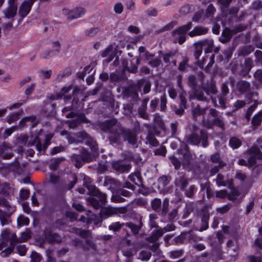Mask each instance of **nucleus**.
I'll return each mask as SVG.
<instances>
[{
    "label": "nucleus",
    "mask_w": 262,
    "mask_h": 262,
    "mask_svg": "<svg viewBox=\"0 0 262 262\" xmlns=\"http://www.w3.org/2000/svg\"><path fill=\"white\" fill-rule=\"evenodd\" d=\"M101 129L110 134L108 139L112 144H119L123 141L133 147H137V134L135 130L123 127L116 119L106 120L101 123Z\"/></svg>",
    "instance_id": "obj_1"
},
{
    "label": "nucleus",
    "mask_w": 262,
    "mask_h": 262,
    "mask_svg": "<svg viewBox=\"0 0 262 262\" xmlns=\"http://www.w3.org/2000/svg\"><path fill=\"white\" fill-rule=\"evenodd\" d=\"M2 241L0 243V255L2 257L8 256L13 251L17 244L24 242L31 237L30 232L26 230L21 233L18 238L15 233H11L8 230H4L2 233Z\"/></svg>",
    "instance_id": "obj_2"
},
{
    "label": "nucleus",
    "mask_w": 262,
    "mask_h": 262,
    "mask_svg": "<svg viewBox=\"0 0 262 262\" xmlns=\"http://www.w3.org/2000/svg\"><path fill=\"white\" fill-rule=\"evenodd\" d=\"M204 77L205 75L202 72L199 74L197 77L193 75L188 76V84L193 90V95L191 96V99L196 98L200 101H207V98L204 96V93L201 90Z\"/></svg>",
    "instance_id": "obj_3"
},
{
    "label": "nucleus",
    "mask_w": 262,
    "mask_h": 262,
    "mask_svg": "<svg viewBox=\"0 0 262 262\" xmlns=\"http://www.w3.org/2000/svg\"><path fill=\"white\" fill-rule=\"evenodd\" d=\"M151 208L160 216H165L169 210V199L165 198L163 202L159 198H155L150 203Z\"/></svg>",
    "instance_id": "obj_4"
},
{
    "label": "nucleus",
    "mask_w": 262,
    "mask_h": 262,
    "mask_svg": "<svg viewBox=\"0 0 262 262\" xmlns=\"http://www.w3.org/2000/svg\"><path fill=\"white\" fill-rule=\"evenodd\" d=\"M127 211V208L126 207H114L111 206H108L101 208L100 212V214L105 220L114 215H119L121 214H125Z\"/></svg>",
    "instance_id": "obj_5"
},
{
    "label": "nucleus",
    "mask_w": 262,
    "mask_h": 262,
    "mask_svg": "<svg viewBox=\"0 0 262 262\" xmlns=\"http://www.w3.org/2000/svg\"><path fill=\"white\" fill-rule=\"evenodd\" d=\"M192 27V23L189 22L173 30L172 32V36L174 37L177 35L179 36V38L174 40L173 42L176 43L178 41L180 45H182L186 40V33L190 30Z\"/></svg>",
    "instance_id": "obj_6"
},
{
    "label": "nucleus",
    "mask_w": 262,
    "mask_h": 262,
    "mask_svg": "<svg viewBox=\"0 0 262 262\" xmlns=\"http://www.w3.org/2000/svg\"><path fill=\"white\" fill-rule=\"evenodd\" d=\"M52 136L50 135H47L45 139V141L43 145H42L39 138L38 136H35L33 140H30L27 146H31L36 144V148L40 152L41 150L45 151L48 146L50 144V140Z\"/></svg>",
    "instance_id": "obj_7"
},
{
    "label": "nucleus",
    "mask_w": 262,
    "mask_h": 262,
    "mask_svg": "<svg viewBox=\"0 0 262 262\" xmlns=\"http://www.w3.org/2000/svg\"><path fill=\"white\" fill-rule=\"evenodd\" d=\"M83 185L89 190L91 195H98L101 198V200L104 202L105 193H102L98 188L91 184L90 178L88 176L84 177Z\"/></svg>",
    "instance_id": "obj_8"
},
{
    "label": "nucleus",
    "mask_w": 262,
    "mask_h": 262,
    "mask_svg": "<svg viewBox=\"0 0 262 262\" xmlns=\"http://www.w3.org/2000/svg\"><path fill=\"white\" fill-rule=\"evenodd\" d=\"M90 146L93 153L91 154L90 152L86 150L83 149L82 152V156L83 157L84 162H90L95 158V157L98 153V145L96 142L92 141L90 142Z\"/></svg>",
    "instance_id": "obj_9"
},
{
    "label": "nucleus",
    "mask_w": 262,
    "mask_h": 262,
    "mask_svg": "<svg viewBox=\"0 0 262 262\" xmlns=\"http://www.w3.org/2000/svg\"><path fill=\"white\" fill-rule=\"evenodd\" d=\"M245 29V27L241 26H236L233 29H226L222 33L223 37L220 39V41L223 43L227 42L233 35L242 32Z\"/></svg>",
    "instance_id": "obj_10"
},
{
    "label": "nucleus",
    "mask_w": 262,
    "mask_h": 262,
    "mask_svg": "<svg viewBox=\"0 0 262 262\" xmlns=\"http://www.w3.org/2000/svg\"><path fill=\"white\" fill-rule=\"evenodd\" d=\"M199 129L197 127L194 126L193 132L189 135L186 136L184 140L187 143L192 145H198L201 142V136L198 132Z\"/></svg>",
    "instance_id": "obj_11"
},
{
    "label": "nucleus",
    "mask_w": 262,
    "mask_h": 262,
    "mask_svg": "<svg viewBox=\"0 0 262 262\" xmlns=\"http://www.w3.org/2000/svg\"><path fill=\"white\" fill-rule=\"evenodd\" d=\"M248 154L249 156L248 162L251 166L256 164L257 159H262V153L259 148L256 146H252L248 151Z\"/></svg>",
    "instance_id": "obj_12"
},
{
    "label": "nucleus",
    "mask_w": 262,
    "mask_h": 262,
    "mask_svg": "<svg viewBox=\"0 0 262 262\" xmlns=\"http://www.w3.org/2000/svg\"><path fill=\"white\" fill-rule=\"evenodd\" d=\"M37 0H26L19 7L18 14L20 17L24 18L30 12L32 6Z\"/></svg>",
    "instance_id": "obj_13"
},
{
    "label": "nucleus",
    "mask_w": 262,
    "mask_h": 262,
    "mask_svg": "<svg viewBox=\"0 0 262 262\" xmlns=\"http://www.w3.org/2000/svg\"><path fill=\"white\" fill-rule=\"evenodd\" d=\"M253 66V60L250 57L246 58L244 62L241 64V70L239 72V75L242 77H245L249 74Z\"/></svg>",
    "instance_id": "obj_14"
},
{
    "label": "nucleus",
    "mask_w": 262,
    "mask_h": 262,
    "mask_svg": "<svg viewBox=\"0 0 262 262\" xmlns=\"http://www.w3.org/2000/svg\"><path fill=\"white\" fill-rule=\"evenodd\" d=\"M16 0H8V6L4 11L5 16L7 18H13L16 14L17 7Z\"/></svg>",
    "instance_id": "obj_15"
},
{
    "label": "nucleus",
    "mask_w": 262,
    "mask_h": 262,
    "mask_svg": "<svg viewBox=\"0 0 262 262\" xmlns=\"http://www.w3.org/2000/svg\"><path fill=\"white\" fill-rule=\"evenodd\" d=\"M63 13L68 15V18L72 19L78 18L83 16L85 13V10L83 8H78L70 11L67 9H63Z\"/></svg>",
    "instance_id": "obj_16"
},
{
    "label": "nucleus",
    "mask_w": 262,
    "mask_h": 262,
    "mask_svg": "<svg viewBox=\"0 0 262 262\" xmlns=\"http://www.w3.org/2000/svg\"><path fill=\"white\" fill-rule=\"evenodd\" d=\"M178 151L180 154L183 155L185 164H189L192 159V156L189 150L188 145L185 142H182L181 144V148L179 149Z\"/></svg>",
    "instance_id": "obj_17"
},
{
    "label": "nucleus",
    "mask_w": 262,
    "mask_h": 262,
    "mask_svg": "<svg viewBox=\"0 0 262 262\" xmlns=\"http://www.w3.org/2000/svg\"><path fill=\"white\" fill-rule=\"evenodd\" d=\"M43 235L45 239L49 243H60L62 242V237L57 233H53L50 231L44 232Z\"/></svg>",
    "instance_id": "obj_18"
},
{
    "label": "nucleus",
    "mask_w": 262,
    "mask_h": 262,
    "mask_svg": "<svg viewBox=\"0 0 262 262\" xmlns=\"http://www.w3.org/2000/svg\"><path fill=\"white\" fill-rule=\"evenodd\" d=\"M131 164L129 162L118 161L113 163V167L116 171L120 172H128L131 168Z\"/></svg>",
    "instance_id": "obj_19"
},
{
    "label": "nucleus",
    "mask_w": 262,
    "mask_h": 262,
    "mask_svg": "<svg viewBox=\"0 0 262 262\" xmlns=\"http://www.w3.org/2000/svg\"><path fill=\"white\" fill-rule=\"evenodd\" d=\"M103 186L108 187V189L111 190L113 192L115 190H117L121 186L120 183L118 181L110 177H105Z\"/></svg>",
    "instance_id": "obj_20"
},
{
    "label": "nucleus",
    "mask_w": 262,
    "mask_h": 262,
    "mask_svg": "<svg viewBox=\"0 0 262 262\" xmlns=\"http://www.w3.org/2000/svg\"><path fill=\"white\" fill-rule=\"evenodd\" d=\"M74 245L77 247H82L84 251L96 250V245L92 241H86L85 244L79 239L76 238L74 240Z\"/></svg>",
    "instance_id": "obj_21"
},
{
    "label": "nucleus",
    "mask_w": 262,
    "mask_h": 262,
    "mask_svg": "<svg viewBox=\"0 0 262 262\" xmlns=\"http://www.w3.org/2000/svg\"><path fill=\"white\" fill-rule=\"evenodd\" d=\"M13 156L12 149L8 144L5 142L0 144V157L4 159H10Z\"/></svg>",
    "instance_id": "obj_22"
},
{
    "label": "nucleus",
    "mask_w": 262,
    "mask_h": 262,
    "mask_svg": "<svg viewBox=\"0 0 262 262\" xmlns=\"http://www.w3.org/2000/svg\"><path fill=\"white\" fill-rule=\"evenodd\" d=\"M176 186L182 191H184L189 184L188 179L184 174L179 176L174 181Z\"/></svg>",
    "instance_id": "obj_23"
},
{
    "label": "nucleus",
    "mask_w": 262,
    "mask_h": 262,
    "mask_svg": "<svg viewBox=\"0 0 262 262\" xmlns=\"http://www.w3.org/2000/svg\"><path fill=\"white\" fill-rule=\"evenodd\" d=\"M93 195L97 196L99 200L98 201L96 199L93 198V197H90L87 200L88 204L92 206L94 208L96 209H99V208H101L102 205H104L106 203V194L105 193V200L104 201V202H103L101 200V198L100 196H99V195Z\"/></svg>",
    "instance_id": "obj_24"
},
{
    "label": "nucleus",
    "mask_w": 262,
    "mask_h": 262,
    "mask_svg": "<svg viewBox=\"0 0 262 262\" xmlns=\"http://www.w3.org/2000/svg\"><path fill=\"white\" fill-rule=\"evenodd\" d=\"M229 93V89L227 83L222 84L221 88V93L219 96V103L222 105H224L227 100V96Z\"/></svg>",
    "instance_id": "obj_25"
},
{
    "label": "nucleus",
    "mask_w": 262,
    "mask_h": 262,
    "mask_svg": "<svg viewBox=\"0 0 262 262\" xmlns=\"http://www.w3.org/2000/svg\"><path fill=\"white\" fill-rule=\"evenodd\" d=\"M149 100V99L148 97L143 99L142 101L141 105L139 107L138 111V115L141 118L148 120H149V117L146 113V110L147 104Z\"/></svg>",
    "instance_id": "obj_26"
},
{
    "label": "nucleus",
    "mask_w": 262,
    "mask_h": 262,
    "mask_svg": "<svg viewBox=\"0 0 262 262\" xmlns=\"http://www.w3.org/2000/svg\"><path fill=\"white\" fill-rule=\"evenodd\" d=\"M236 88L239 93L243 94L250 91L251 84L246 80H240L237 82Z\"/></svg>",
    "instance_id": "obj_27"
},
{
    "label": "nucleus",
    "mask_w": 262,
    "mask_h": 262,
    "mask_svg": "<svg viewBox=\"0 0 262 262\" xmlns=\"http://www.w3.org/2000/svg\"><path fill=\"white\" fill-rule=\"evenodd\" d=\"M208 31V28L203 26H196L193 29L189 31L188 33V35L191 37L196 36H200L206 34Z\"/></svg>",
    "instance_id": "obj_28"
},
{
    "label": "nucleus",
    "mask_w": 262,
    "mask_h": 262,
    "mask_svg": "<svg viewBox=\"0 0 262 262\" xmlns=\"http://www.w3.org/2000/svg\"><path fill=\"white\" fill-rule=\"evenodd\" d=\"M163 234L164 232L162 228H158L151 232V235L148 237V241L150 243H156Z\"/></svg>",
    "instance_id": "obj_29"
},
{
    "label": "nucleus",
    "mask_w": 262,
    "mask_h": 262,
    "mask_svg": "<svg viewBox=\"0 0 262 262\" xmlns=\"http://www.w3.org/2000/svg\"><path fill=\"white\" fill-rule=\"evenodd\" d=\"M128 179L130 181L138 186H141L143 184L142 179L140 173L139 172L132 173L129 175Z\"/></svg>",
    "instance_id": "obj_30"
},
{
    "label": "nucleus",
    "mask_w": 262,
    "mask_h": 262,
    "mask_svg": "<svg viewBox=\"0 0 262 262\" xmlns=\"http://www.w3.org/2000/svg\"><path fill=\"white\" fill-rule=\"evenodd\" d=\"M202 47L205 48V53H210L212 51L213 41L212 40L205 39L199 41Z\"/></svg>",
    "instance_id": "obj_31"
},
{
    "label": "nucleus",
    "mask_w": 262,
    "mask_h": 262,
    "mask_svg": "<svg viewBox=\"0 0 262 262\" xmlns=\"http://www.w3.org/2000/svg\"><path fill=\"white\" fill-rule=\"evenodd\" d=\"M71 160L77 168L81 167L84 163L82 155L73 154Z\"/></svg>",
    "instance_id": "obj_32"
},
{
    "label": "nucleus",
    "mask_w": 262,
    "mask_h": 262,
    "mask_svg": "<svg viewBox=\"0 0 262 262\" xmlns=\"http://www.w3.org/2000/svg\"><path fill=\"white\" fill-rule=\"evenodd\" d=\"M137 85L139 88H141L143 86V93L147 94L150 92L151 84L149 82L146 81L145 79L139 80L137 82Z\"/></svg>",
    "instance_id": "obj_33"
},
{
    "label": "nucleus",
    "mask_w": 262,
    "mask_h": 262,
    "mask_svg": "<svg viewBox=\"0 0 262 262\" xmlns=\"http://www.w3.org/2000/svg\"><path fill=\"white\" fill-rule=\"evenodd\" d=\"M103 220H104L102 216L100 214V212L98 214H93L89 217V223L93 222L94 224L97 226L101 225Z\"/></svg>",
    "instance_id": "obj_34"
},
{
    "label": "nucleus",
    "mask_w": 262,
    "mask_h": 262,
    "mask_svg": "<svg viewBox=\"0 0 262 262\" xmlns=\"http://www.w3.org/2000/svg\"><path fill=\"white\" fill-rule=\"evenodd\" d=\"M262 121V110L256 114L252 118L251 124L253 127L256 128L259 126Z\"/></svg>",
    "instance_id": "obj_35"
},
{
    "label": "nucleus",
    "mask_w": 262,
    "mask_h": 262,
    "mask_svg": "<svg viewBox=\"0 0 262 262\" xmlns=\"http://www.w3.org/2000/svg\"><path fill=\"white\" fill-rule=\"evenodd\" d=\"M101 56L102 57L109 56L108 58L107 59V62H110L112 60L114 57V53L112 46H108L105 50H104L101 53Z\"/></svg>",
    "instance_id": "obj_36"
},
{
    "label": "nucleus",
    "mask_w": 262,
    "mask_h": 262,
    "mask_svg": "<svg viewBox=\"0 0 262 262\" xmlns=\"http://www.w3.org/2000/svg\"><path fill=\"white\" fill-rule=\"evenodd\" d=\"M254 77L255 81L253 82V85L258 88L262 84V69H258L254 74Z\"/></svg>",
    "instance_id": "obj_37"
},
{
    "label": "nucleus",
    "mask_w": 262,
    "mask_h": 262,
    "mask_svg": "<svg viewBox=\"0 0 262 262\" xmlns=\"http://www.w3.org/2000/svg\"><path fill=\"white\" fill-rule=\"evenodd\" d=\"M209 219V214L208 212L203 213L202 217V224L200 228V231L206 230L208 228V221Z\"/></svg>",
    "instance_id": "obj_38"
},
{
    "label": "nucleus",
    "mask_w": 262,
    "mask_h": 262,
    "mask_svg": "<svg viewBox=\"0 0 262 262\" xmlns=\"http://www.w3.org/2000/svg\"><path fill=\"white\" fill-rule=\"evenodd\" d=\"M207 109V107L201 109L200 105H197L194 108H193L192 111L193 119L196 120L198 116L200 115H204Z\"/></svg>",
    "instance_id": "obj_39"
},
{
    "label": "nucleus",
    "mask_w": 262,
    "mask_h": 262,
    "mask_svg": "<svg viewBox=\"0 0 262 262\" xmlns=\"http://www.w3.org/2000/svg\"><path fill=\"white\" fill-rule=\"evenodd\" d=\"M258 104L259 103L257 101L255 100L254 103L248 108L245 116V118L247 121H250L251 115L255 110Z\"/></svg>",
    "instance_id": "obj_40"
},
{
    "label": "nucleus",
    "mask_w": 262,
    "mask_h": 262,
    "mask_svg": "<svg viewBox=\"0 0 262 262\" xmlns=\"http://www.w3.org/2000/svg\"><path fill=\"white\" fill-rule=\"evenodd\" d=\"M72 89V85H69L68 86L63 87L61 91L57 94L56 95L52 96L51 97V99H60L62 97L63 95L68 93L69 91H70Z\"/></svg>",
    "instance_id": "obj_41"
},
{
    "label": "nucleus",
    "mask_w": 262,
    "mask_h": 262,
    "mask_svg": "<svg viewBox=\"0 0 262 262\" xmlns=\"http://www.w3.org/2000/svg\"><path fill=\"white\" fill-rule=\"evenodd\" d=\"M254 51V48L251 46H246L239 49L238 54L241 56H247Z\"/></svg>",
    "instance_id": "obj_42"
},
{
    "label": "nucleus",
    "mask_w": 262,
    "mask_h": 262,
    "mask_svg": "<svg viewBox=\"0 0 262 262\" xmlns=\"http://www.w3.org/2000/svg\"><path fill=\"white\" fill-rule=\"evenodd\" d=\"M126 225L131 229L134 234H137L139 233V230L142 227V223L140 221L139 222V225H136L133 223H126Z\"/></svg>",
    "instance_id": "obj_43"
},
{
    "label": "nucleus",
    "mask_w": 262,
    "mask_h": 262,
    "mask_svg": "<svg viewBox=\"0 0 262 262\" xmlns=\"http://www.w3.org/2000/svg\"><path fill=\"white\" fill-rule=\"evenodd\" d=\"M147 142L151 146L157 147L159 145V142L156 139L155 135L151 132H149L146 136Z\"/></svg>",
    "instance_id": "obj_44"
},
{
    "label": "nucleus",
    "mask_w": 262,
    "mask_h": 262,
    "mask_svg": "<svg viewBox=\"0 0 262 262\" xmlns=\"http://www.w3.org/2000/svg\"><path fill=\"white\" fill-rule=\"evenodd\" d=\"M193 46L195 48L193 55L196 59H198L202 53L203 48L199 41L195 42Z\"/></svg>",
    "instance_id": "obj_45"
},
{
    "label": "nucleus",
    "mask_w": 262,
    "mask_h": 262,
    "mask_svg": "<svg viewBox=\"0 0 262 262\" xmlns=\"http://www.w3.org/2000/svg\"><path fill=\"white\" fill-rule=\"evenodd\" d=\"M51 46L53 48L52 50L55 51V53H59L61 49V43L57 40H54L51 41Z\"/></svg>",
    "instance_id": "obj_46"
},
{
    "label": "nucleus",
    "mask_w": 262,
    "mask_h": 262,
    "mask_svg": "<svg viewBox=\"0 0 262 262\" xmlns=\"http://www.w3.org/2000/svg\"><path fill=\"white\" fill-rule=\"evenodd\" d=\"M229 145L233 149H236L242 145V141L236 137H232L229 140Z\"/></svg>",
    "instance_id": "obj_47"
},
{
    "label": "nucleus",
    "mask_w": 262,
    "mask_h": 262,
    "mask_svg": "<svg viewBox=\"0 0 262 262\" xmlns=\"http://www.w3.org/2000/svg\"><path fill=\"white\" fill-rule=\"evenodd\" d=\"M214 181H215L218 186H226L227 185L224 176L221 173L217 174L216 178Z\"/></svg>",
    "instance_id": "obj_48"
},
{
    "label": "nucleus",
    "mask_w": 262,
    "mask_h": 262,
    "mask_svg": "<svg viewBox=\"0 0 262 262\" xmlns=\"http://www.w3.org/2000/svg\"><path fill=\"white\" fill-rule=\"evenodd\" d=\"M55 51L52 49H47L44 50L40 55V57L43 59H49L55 55Z\"/></svg>",
    "instance_id": "obj_49"
},
{
    "label": "nucleus",
    "mask_w": 262,
    "mask_h": 262,
    "mask_svg": "<svg viewBox=\"0 0 262 262\" xmlns=\"http://www.w3.org/2000/svg\"><path fill=\"white\" fill-rule=\"evenodd\" d=\"M175 55V53L170 51L168 53L164 54L163 55V61L167 64V66H170L171 64L170 59H172L173 57Z\"/></svg>",
    "instance_id": "obj_50"
},
{
    "label": "nucleus",
    "mask_w": 262,
    "mask_h": 262,
    "mask_svg": "<svg viewBox=\"0 0 262 262\" xmlns=\"http://www.w3.org/2000/svg\"><path fill=\"white\" fill-rule=\"evenodd\" d=\"M201 90H202L203 92L205 91L206 94L208 95H209L210 94H215L217 92L216 87L215 85L213 84H211L207 88L203 86Z\"/></svg>",
    "instance_id": "obj_51"
},
{
    "label": "nucleus",
    "mask_w": 262,
    "mask_h": 262,
    "mask_svg": "<svg viewBox=\"0 0 262 262\" xmlns=\"http://www.w3.org/2000/svg\"><path fill=\"white\" fill-rule=\"evenodd\" d=\"M199 132L201 138V141H202V146L204 147H206L208 145V135L207 133L205 130H199Z\"/></svg>",
    "instance_id": "obj_52"
},
{
    "label": "nucleus",
    "mask_w": 262,
    "mask_h": 262,
    "mask_svg": "<svg viewBox=\"0 0 262 262\" xmlns=\"http://www.w3.org/2000/svg\"><path fill=\"white\" fill-rule=\"evenodd\" d=\"M112 202L117 203H122L125 201V199L122 197V195L118 193V191L117 190L115 194H114L111 198Z\"/></svg>",
    "instance_id": "obj_53"
},
{
    "label": "nucleus",
    "mask_w": 262,
    "mask_h": 262,
    "mask_svg": "<svg viewBox=\"0 0 262 262\" xmlns=\"http://www.w3.org/2000/svg\"><path fill=\"white\" fill-rule=\"evenodd\" d=\"M225 165V163L224 162H220L217 166H215L214 167L211 168L210 170V176H213L215 175L220 169L222 168Z\"/></svg>",
    "instance_id": "obj_54"
},
{
    "label": "nucleus",
    "mask_w": 262,
    "mask_h": 262,
    "mask_svg": "<svg viewBox=\"0 0 262 262\" xmlns=\"http://www.w3.org/2000/svg\"><path fill=\"white\" fill-rule=\"evenodd\" d=\"M213 124L221 128L223 130L225 129V124L223 118L222 117H216L214 118L213 121Z\"/></svg>",
    "instance_id": "obj_55"
},
{
    "label": "nucleus",
    "mask_w": 262,
    "mask_h": 262,
    "mask_svg": "<svg viewBox=\"0 0 262 262\" xmlns=\"http://www.w3.org/2000/svg\"><path fill=\"white\" fill-rule=\"evenodd\" d=\"M124 225V223L121 224L120 222H115L112 223L108 226V229L110 230L113 231L114 232L119 231Z\"/></svg>",
    "instance_id": "obj_56"
},
{
    "label": "nucleus",
    "mask_w": 262,
    "mask_h": 262,
    "mask_svg": "<svg viewBox=\"0 0 262 262\" xmlns=\"http://www.w3.org/2000/svg\"><path fill=\"white\" fill-rule=\"evenodd\" d=\"M184 190L185 195L188 198H191L196 191V187L195 185H192L187 189H185Z\"/></svg>",
    "instance_id": "obj_57"
},
{
    "label": "nucleus",
    "mask_w": 262,
    "mask_h": 262,
    "mask_svg": "<svg viewBox=\"0 0 262 262\" xmlns=\"http://www.w3.org/2000/svg\"><path fill=\"white\" fill-rule=\"evenodd\" d=\"M240 194L239 192L236 189H232L230 193L227 194V198L230 201H234Z\"/></svg>",
    "instance_id": "obj_58"
},
{
    "label": "nucleus",
    "mask_w": 262,
    "mask_h": 262,
    "mask_svg": "<svg viewBox=\"0 0 262 262\" xmlns=\"http://www.w3.org/2000/svg\"><path fill=\"white\" fill-rule=\"evenodd\" d=\"M188 59L187 57H184L183 60L180 63L178 70L181 71H186L188 67Z\"/></svg>",
    "instance_id": "obj_59"
},
{
    "label": "nucleus",
    "mask_w": 262,
    "mask_h": 262,
    "mask_svg": "<svg viewBox=\"0 0 262 262\" xmlns=\"http://www.w3.org/2000/svg\"><path fill=\"white\" fill-rule=\"evenodd\" d=\"M167 98L166 96L164 94L160 97V109L161 111L164 112L166 111L167 106Z\"/></svg>",
    "instance_id": "obj_60"
},
{
    "label": "nucleus",
    "mask_w": 262,
    "mask_h": 262,
    "mask_svg": "<svg viewBox=\"0 0 262 262\" xmlns=\"http://www.w3.org/2000/svg\"><path fill=\"white\" fill-rule=\"evenodd\" d=\"M186 93L185 92H182L181 94L180 95V107L186 108V103L187 99L186 98Z\"/></svg>",
    "instance_id": "obj_61"
},
{
    "label": "nucleus",
    "mask_w": 262,
    "mask_h": 262,
    "mask_svg": "<svg viewBox=\"0 0 262 262\" xmlns=\"http://www.w3.org/2000/svg\"><path fill=\"white\" fill-rule=\"evenodd\" d=\"M159 99L157 98L152 99L150 102L149 108L151 112H154L158 105Z\"/></svg>",
    "instance_id": "obj_62"
},
{
    "label": "nucleus",
    "mask_w": 262,
    "mask_h": 262,
    "mask_svg": "<svg viewBox=\"0 0 262 262\" xmlns=\"http://www.w3.org/2000/svg\"><path fill=\"white\" fill-rule=\"evenodd\" d=\"M31 262H40L41 260V256L36 252H32L31 256Z\"/></svg>",
    "instance_id": "obj_63"
},
{
    "label": "nucleus",
    "mask_w": 262,
    "mask_h": 262,
    "mask_svg": "<svg viewBox=\"0 0 262 262\" xmlns=\"http://www.w3.org/2000/svg\"><path fill=\"white\" fill-rule=\"evenodd\" d=\"M254 55L256 58V63L262 66V52L259 50H256L254 53Z\"/></svg>",
    "instance_id": "obj_64"
}]
</instances>
